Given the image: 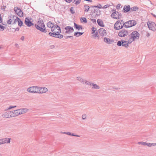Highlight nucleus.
<instances>
[{
    "label": "nucleus",
    "mask_w": 156,
    "mask_h": 156,
    "mask_svg": "<svg viewBox=\"0 0 156 156\" xmlns=\"http://www.w3.org/2000/svg\"><path fill=\"white\" fill-rule=\"evenodd\" d=\"M37 24L35 25L36 29L41 32L44 33H46L47 30L46 29V27L43 20L41 19L38 20Z\"/></svg>",
    "instance_id": "nucleus-1"
},
{
    "label": "nucleus",
    "mask_w": 156,
    "mask_h": 156,
    "mask_svg": "<svg viewBox=\"0 0 156 156\" xmlns=\"http://www.w3.org/2000/svg\"><path fill=\"white\" fill-rule=\"evenodd\" d=\"M140 34L136 31H133L128 36V37L126 38V40H128L129 44H131L133 41L136 39H138L139 38Z\"/></svg>",
    "instance_id": "nucleus-2"
},
{
    "label": "nucleus",
    "mask_w": 156,
    "mask_h": 156,
    "mask_svg": "<svg viewBox=\"0 0 156 156\" xmlns=\"http://www.w3.org/2000/svg\"><path fill=\"white\" fill-rule=\"evenodd\" d=\"M56 26L57 27L58 31H55V30H54V31L52 32H49L48 33V35L50 36L56 38L57 35H59V34L61 33V30L60 27L58 26Z\"/></svg>",
    "instance_id": "nucleus-3"
},
{
    "label": "nucleus",
    "mask_w": 156,
    "mask_h": 156,
    "mask_svg": "<svg viewBox=\"0 0 156 156\" xmlns=\"http://www.w3.org/2000/svg\"><path fill=\"white\" fill-rule=\"evenodd\" d=\"M39 87L37 86H33L28 88L27 89V91L31 93H38L39 92Z\"/></svg>",
    "instance_id": "nucleus-4"
},
{
    "label": "nucleus",
    "mask_w": 156,
    "mask_h": 156,
    "mask_svg": "<svg viewBox=\"0 0 156 156\" xmlns=\"http://www.w3.org/2000/svg\"><path fill=\"white\" fill-rule=\"evenodd\" d=\"M113 11H114L112 12L111 15V17L116 19H119V16H121V14L118 12H116L115 9H113Z\"/></svg>",
    "instance_id": "nucleus-5"
},
{
    "label": "nucleus",
    "mask_w": 156,
    "mask_h": 156,
    "mask_svg": "<svg viewBox=\"0 0 156 156\" xmlns=\"http://www.w3.org/2000/svg\"><path fill=\"white\" fill-rule=\"evenodd\" d=\"M114 27L116 30L121 29L123 28L122 23H121L120 20H118L115 24Z\"/></svg>",
    "instance_id": "nucleus-6"
},
{
    "label": "nucleus",
    "mask_w": 156,
    "mask_h": 156,
    "mask_svg": "<svg viewBox=\"0 0 156 156\" xmlns=\"http://www.w3.org/2000/svg\"><path fill=\"white\" fill-rule=\"evenodd\" d=\"M47 26L49 28L51 29V31L53 32L57 28L56 26H58L57 24L54 25L51 21H49L47 23Z\"/></svg>",
    "instance_id": "nucleus-7"
},
{
    "label": "nucleus",
    "mask_w": 156,
    "mask_h": 156,
    "mask_svg": "<svg viewBox=\"0 0 156 156\" xmlns=\"http://www.w3.org/2000/svg\"><path fill=\"white\" fill-rule=\"evenodd\" d=\"M14 9L15 12L19 17H22L23 16V13L19 7H15Z\"/></svg>",
    "instance_id": "nucleus-8"
},
{
    "label": "nucleus",
    "mask_w": 156,
    "mask_h": 156,
    "mask_svg": "<svg viewBox=\"0 0 156 156\" xmlns=\"http://www.w3.org/2000/svg\"><path fill=\"white\" fill-rule=\"evenodd\" d=\"M128 31L125 29H122L119 33V36L121 37H124L128 35Z\"/></svg>",
    "instance_id": "nucleus-9"
},
{
    "label": "nucleus",
    "mask_w": 156,
    "mask_h": 156,
    "mask_svg": "<svg viewBox=\"0 0 156 156\" xmlns=\"http://www.w3.org/2000/svg\"><path fill=\"white\" fill-rule=\"evenodd\" d=\"M147 25L148 28L150 30L155 31L156 30V25L154 22L148 23H147Z\"/></svg>",
    "instance_id": "nucleus-10"
},
{
    "label": "nucleus",
    "mask_w": 156,
    "mask_h": 156,
    "mask_svg": "<svg viewBox=\"0 0 156 156\" xmlns=\"http://www.w3.org/2000/svg\"><path fill=\"white\" fill-rule=\"evenodd\" d=\"M64 29L66 30L65 32V34H69L73 33L74 31L73 28L69 26L65 27L64 28Z\"/></svg>",
    "instance_id": "nucleus-11"
},
{
    "label": "nucleus",
    "mask_w": 156,
    "mask_h": 156,
    "mask_svg": "<svg viewBox=\"0 0 156 156\" xmlns=\"http://www.w3.org/2000/svg\"><path fill=\"white\" fill-rule=\"evenodd\" d=\"M2 116L4 118H9L12 117V112L11 111H7L3 114Z\"/></svg>",
    "instance_id": "nucleus-12"
},
{
    "label": "nucleus",
    "mask_w": 156,
    "mask_h": 156,
    "mask_svg": "<svg viewBox=\"0 0 156 156\" xmlns=\"http://www.w3.org/2000/svg\"><path fill=\"white\" fill-rule=\"evenodd\" d=\"M24 23L28 27H30L34 25V23L31 22L28 17L25 18Z\"/></svg>",
    "instance_id": "nucleus-13"
},
{
    "label": "nucleus",
    "mask_w": 156,
    "mask_h": 156,
    "mask_svg": "<svg viewBox=\"0 0 156 156\" xmlns=\"http://www.w3.org/2000/svg\"><path fill=\"white\" fill-rule=\"evenodd\" d=\"M125 24H129V26H127V27H130L135 26L136 24V22L134 20H130L126 22Z\"/></svg>",
    "instance_id": "nucleus-14"
},
{
    "label": "nucleus",
    "mask_w": 156,
    "mask_h": 156,
    "mask_svg": "<svg viewBox=\"0 0 156 156\" xmlns=\"http://www.w3.org/2000/svg\"><path fill=\"white\" fill-rule=\"evenodd\" d=\"M99 34L102 36H106L107 34L106 31L103 28H100L98 30Z\"/></svg>",
    "instance_id": "nucleus-15"
},
{
    "label": "nucleus",
    "mask_w": 156,
    "mask_h": 156,
    "mask_svg": "<svg viewBox=\"0 0 156 156\" xmlns=\"http://www.w3.org/2000/svg\"><path fill=\"white\" fill-rule=\"evenodd\" d=\"M11 138H3L1 139V144L5 143H10Z\"/></svg>",
    "instance_id": "nucleus-16"
},
{
    "label": "nucleus",
    "mask_w": 156,
    "mask_h": 156,
    "mask_svg": "<svg viewBox=\"0 0 156 156\" xmlns=\"http://www.w3.org/2000/svg\"><path fill=\"white\" fill-rule=\"evenodd\" d=\"M87 85H90V86H92V88L93 89H98L100 88V87L99 86L96 84H94L93 83H90L89 82H87Z\"/></svg>",
    "instance_id": "nucleus-17"
},
{
    "label": "nucleus",
    "mask_w": 156,
    "mask_h": 156,
    "mask_svg": "<svg viewBox=\"0 0 156 156\" xmlns=\"http://www.w3.org/2000/svg\"><path fill=\"white\" fill-rule=\"evenodd\" d=\"M12 112V117L20 115V112H19V109H17L11 111Z\"/></svg>",
    "instance_id": "nucleus-18"
},
{
    "label": "nucleus",
    "mask_w": 156,
    "mask_h": 156,
    "mask_svg": "<svg viewBox=\"0 0 156 156\" xmlns=\"http://www.w3.org/2000/svg\"><path fill=\"white\" fill-rule=\"evenodd\" d=\"M39 92L38 93L43 94L46 92L48 91V89L45 87H39Z\"/></svg>",
    "instance_id": "nucleus-19"
},
{
    "label": "nucleus",
    "mask_w": 156,
    "mask_h": 156,
    "mask_svg": "<svg viewBox=\"0 0 156 156\" xmlns=\"http://www.w3.org/2000/svg\"><path fill=\"white\" fill-rule=\"evenodd\" d=\"M76 79L77 80L80 81L83 84L85 83L87 85V82H89V81H87L85 80H84L80 77H76Z\"/></svg>",
    "instance_id": "nucleus-20"
},
{
    "label": "nucleus",
    "mask_w": 156,
    "mask_h": 156,
    "mask_svg": "<svg viewBox=\"0 0 156 156\" xmlns=\"http://www.w3.org/2000/svg\"><path fill=\"white\" fill-rule=\"evenodd\" d=\"M129 11L130 12V5H128L127 6H126V5H125L124 6L123 12H124L125 13L128 12Z\"/></svg>",
    "instance_id": "nucleus-21"
},
{
    "label": "nucleus",
    "mask_w": 156,
    "mask_h": 156,
    "mask_svg": "<svg viewBox=\"0 0 156 156\" xmlns=\"http://www.w3.org/2000/svg\"><path fill=\"white\" fill-rule=\"evenodd\" d=\"M104 41L105 42L108 44H112L114 42V40L112 39H110L109 38L105 37L104 38Z\"/></svg>",
    "instance_id": "nucleus-22"
},
{
    "label": "nucleus",
    "mask_w": 156,
    "mask_h": 156,
    "mask_svg": "<svg viewBox=\"0 0 156 156\" xmlns=\"http://www.w3.org/2000/svg\"><path fill=\"white\" fill-rule=\"evenodd\" d=\"M74 28L76 30H82L83 29V27L82 26L78 25L75 23H74Z\"/></svg>",
    "instance_id": "nucleus-23"
},
{
    "label": "nucleus",
    "mask_w": 156,
    "mask_h": 156,
    "mask_svg": "<svg viewBox=\"0 0 156 156\" xmlns=\"http://www.w3.org/2000/svg\"><path fill=\"white\" fill-rule=\"evenodd\" d=\"M19 112H20V115L23 114L27 112L28 111V109L26 108H23L22 109H19Z\"/></svg>",
    "instance_id": "nucleus-24"
},
{
    "label": "nucleus",
    "mask_w": 156,
    "mask_h": 156,
    "mask_svg": "<svg viewBox=\"0 0 156 156\" xmlns=\"http://www.w3.org/2000/svg\"><path fill=\"white\" fill-rule=\"evenodd\" d=\"M122 46H124L126 48H127L128 46V44L129 43L128 42V41H125L124 40H122Z\"/></svg>",
    "instance_id": "nucleus-25"
},
{
    "label": "nucleus",
    "mask_w": 156,
    "mask_h": 156,
    "mask_svg": "<svg viewBox=\"0 0 156 156\" xmlns=\"http://www.w3.org/2000/svg\"><path fill=\"white\" fill-rule=\"evenodd\" d=\"M98 25L101 27H104L105 25L103 23L102 20L100 19H98L97 21Z\"/></svg>",
    "instance_id": "nucleus-26"
},
{
    "label": "nucleus",
    "mask_w": 156,
    "mask_h": 156,
    "mask_svg": "<svg viewBox=\"0 0 156 156\" xmlns=\"http://www.w3.org/2000/svg\"><path fill=\"white\" fill-rule=\"evenodd\" d=\"M139 7L136 6H134L130 8V12L136 11L139 9Z\"/></svg>",
    "instance_id": "nucleus-27"
},
{
    "label": "nucleus",
    "mask_w": 156,
    "mask_h": 156,
    "mask_svg": "<svg viewBox=\"0 0 156 156\" xmlns=\"http://www.w3.org/2000/svg\"><path fill=\"white\" fill-rule=\"evenodd\" d=\"M83 34V32H76L74 33V36L76 37H78Z\"/></svg>",
    "instance_id": "nucleus-28"
},
{
    "label": "nucleus",
    "mask_w": 156,
    "mask_h": 156,
    "mask_svg": "<svg viewBox=\"0 0 156 156\" xmlns=\"http://www.w3.org/2000/svg\"><path fill=\"white\" fill-rule=\"evenodd\" d=\"M17 19H18L17 20L18 25L20 27L22 26L23 23L22 21H21L20 19L18 17H17Z\"/></svg>",
    "instance_id": "nucleus-29"
},
{
    "label": "nucleus",
    "mask_w": 156,
    "mask_h": 156,
    "mask_svg": "<svg viewBox=\"0 0 156 156\" xmlns=\"http://www.w3.org/2000/svg\"><path fill=\"white\" fill-rule=\"evenodd\" d=\"M84 12H87L90 9V6L87 5H84Z\"/></svg>",
    "instance_id": "nucleus-30"
},
{
    "label": "nucleus",
    "mask_w": 156,
    "mask_h": 156,
    "mask_svg": "<svg viewBox=\"0 0 156 156\" xmlns=\"http://www.w3.org/2000/svg\"><path fill=\"white\" fill-rule=\"evenodd\" d=\"M95 13L96 14V16H100L101 14V11L99 9H96V12Z\"/></svg>",
    "instance_id": "nucleus-31"
},
{
    "label": "nucleus",
    "mask_w": 156,
    "mask_h": 156,
    "mask_svg": "<svg viewBox=\"0 0 156 156\" xmlns=\"http://www.w3.org/2000/svg\"><path fill=\"white\" fill-rule=\"evenodd\" d=\"M80 20L82 22H83L84 23H87V19L84 17H82L80 18Z\"/></svg>",
    "instance_id": "nucleus-32"
},
{
    "label": "nucleus",
    "mask_w": 156,
    "mask_h": 156,
    "mask_svg": "<svg viewBox=\"0 0 156 156\" xmlns=\"http://www.w3.org/2000/svg\"><path fill=\"white\" fill-rule=\"evenodd\" d=\"M73 2H75V4L76 5H78L81 2V0H73Z\"/></svg>",
    "instance_id": "nucleus-33"
},
{
    "label": "nucleus",
    "mask_w": 156,
    "mask_h": 156,
    "mask_svg": "<svg viewBox=\"0 0 156 156\" xmlns=\"http://www.w3.org/2000/svg\"><path fill=\"white\" fill-rule=\"evenodd\" d=\"M9 20H8L7 21V23L9 24H11L12 23L13 21L11 20V19L9 18Z\"/></svg>",
    "instance_id": "nucleus-34"
},
{
    "label": "nucleus",
    "mask_w": 156,
    "mask_h": 156,
    "mask_svg": "<svg viewBox=\"0 0 156 156\" xmlns=\"http://www.w3.org/2000/svg\"><path fill=\"white\" fill-rule=\"evenodd\" d=\"M16 16L14 15H11L10 16V18L11 19V20L13 21L16 18Z\"/></svg>",
    "instance_id": "nucleus-35"
},
{
    "label": "nucleus",
    "mask_w": 156,
    "mask_h": 156,
    "mask_svg": "<svg viewBox=\"0 0 156 156\" xmlns=\"http://www.w3.org/2000/svg\"><path fill=\"white\" fill-rule=\"evenodd\" d=\"M70 11L71 13L72 14H73L75 13V11H74V8L73 7H71L70 8Z\"/></svg>",
    "instance_id": "nucleus-36"
},
{
    "label": "nucleus",
    "mask_w": 156,
    "mask_h": 156,
    "mask_svg": "<svg viewBox=\"0 0 156 156\" xmlns=\"http://www.w3.org/2000/svg\"><path fill=\"white\" fill-rule=\"evenodd\" d=\"M138 144H141L142 145L145 146L146 145V142H140L138 143Z\"/></svg>",
    "instance_id": "nucleus-37"
},
{
    "label": "nucleus",
    "mask_w": 156,
    "mask_h": 156,
    "mask_svg": "<svg viewBox=\"0 0 156 156\" xmlns=\"http://www.w3.org/2000/svg\"><path fill=\"white\" fill-rule=\"evenodd\" d=\"M122 41H118L117 42V45L119 46H121L122 45Z\"/></svg>",
    "instance_id": "nucleus-38"
},
{
    "label": "nucleus",
    "mask_w": 156,
    "mask_h": 156,
    "mask_svg": "<svg viewBox=\"0 0 156 156\" xmlns=\"http://www.w3.org/2000/svg\"><path fill=\"white\" fill-rule=\"evenodd\" d=\"M90 10L91 11V15H92L96 12V9H91Z\"/></svg>",
    "instance_id": "nucleus-39"
},
{
    "label": "nucleus",
    "mask_w": 156,
    "mask_h": 156,
    "mask_svg": "<svg viewBox=\"0 0 156 156\" xmlns=\"http://www.w3.org/2000/svg\"><path fill=\"white\" fill-rule=\"evenodd\" d=\"M57 37H56V38H58L61 39V38H62L63 37V35L61 34H59V35H57Z\"/></svg>",
    "instance_id": "nucleus-40"
},
{
    "label": "nucleus",
    "mask_w": 156,
    "mask_h": 156,
    "mask_svg": "<svg viewBox=\"0 0 156 156\" xmlns=\"http://www.w3.org/2000/svg\"><path fill=\"white\" fill-rule=\"evenodd\" d=\"M92 34H94L95 33V31H96V29L94 27H92Z\"/></svg>",
    "instance_id": "nucleus-41"
},
{
    "label": "nucleus",
    "mask_w": 156,
    "mask_h": 156,
    "mask_svg": "<svg viewBox=\"0 0 156 156\" xmlns=\"http://www.w3.org/2000/svg\"><path fill=\"white\" fill-rule=\"evenodd\" d=\"M16 106H9V107L7 109H6V110H9V109H10L13 108H15L16 107Z\"/></svg>",
    "instance_id": "nucleus-42"
},
{
    "label": "nucleus",
    "mask_w": 156,
    "mask_h": 156,
    "mask_svg": "<svg viewBox=\"0 0 156 156\" xmlns=\"http://www.w3.org/2000/svg\"><path fill=\"white\" fill-rule=\"evenodd\" d=\"M126 22L123 23V27H124L125 28H128L129 27H127V26H129V24H126Z\"/></svg>",
    "instance_id": "nucleus-43"
},
{
    "label": "nucleus",
    "mask_w": 156,
    "mask_h": 156,
    "mask_svg": "<svg viewBox=\"0 0 156 156\" xmlns=\"http://www.w3.org/2000/svg\"><path fill=\"white\" fill-rule=\"evenodd\" d=\"M17 17H16V18L13 21L12 24H15L16 23L17 21V20H18V19H17Z\"/></svg>",
    "instance_id": "nucleus-44"
},
{
    "label": "nucleus",
    "mask_w": 156,
    "mask_h": 156,
    "mask_svg": "<svg viewBox=\"0 0 156 156\" xmlns=\"http://www.w3.org/2000/svg\"><path fill=\"white\" fill-rule=\"evenodd\" d=\"M94 7H95V8H98L99 9H101L102 8L100 4H98V5L97 6L95 5Z\"/></svg>",
    "instance_id": "nucleus-45"
},
{
    "label": "nucleus",
    "mask_w": 156,
    "mask_h": 156,
    "mask_svg": "<svg viewBox=\"0 0 156 156\" xmlns=\"http://www.w3.org/2000/svg\"><path fill=\"white\" fill-rule=\"evenodd\" d=\"M63 133L64 134H67L69 135H70V136H71V134L72 133H71L70 132H65Z\"/></svg>",
    "instance_id": "nucleus-46"
},
{
    "label": "nucleus",
    "mask_w": 156,
    "mask_h": 156,
    "mask_svg": "<svg viewBox=\"0 0 156 156\" xmlns=\"http://www.w3.org/2000/svg\"><path fill=\"white\" fill-rule=\"evenodd\" d=\"M110 6V5L108 4L106 5H104L102 8L103 9H106L108 8V7H109Z\"/></svg>",
    "instance_id": "nucleus-47"
},
{
    "label": "nucleus",
    "mask_w": 156,
    "mask_h": 156,
    "mask_svg": "<svg viewBox=\"0 0 156 156\" xmlns=\"http://www.w3.org/2000/svg\"><path fill=\"white\" fill-rule=\"evenodd\" d=\"M82 117L83 119H85L86 118V114H83L82 115Z\"/></svg>",
    "instance_id": "nucleus-48"
},
{
    "label": "nucleus",
    "mask_w": 156,
    "mask_h": 156,
    "mask_svg": "<svg viewBox=\"0 0 156 156\" xmlns=\"http://www.w3.org/2000/svg\"><path fill=\"white\" fill-rule=\"evenodd\" d=\"M71 136H76V137H80V136L79 135H75L73 133H71Z\"/></svg>",
    "instance_id": "nucleus-49"
},
{
    "label": "nucleus",
    "mask_w": 156,
    "mask_h": 156,
    "mask_svg": "<svg viewBox=\"0 0 156 156\" xmlns=\"http://www.w3.org/2000/svg\"><path fill=\"white\" fill-rule=\"evenodd\" d=\"M91 20L93 23H96V20L95 19H90Z\"/></svg>",
    "instance_id": "nucleus-50"
},
{
    "label": "nucleus",
    "mask_w": 156,
    "mask_h": 156,
    "mask_svg": "<svg viewBox=\"0 0 156 156\" xmlns=\"http://www.w3.org/2000/svg\"><path fill=\"white\" fill-rule=\"evenodd\" d=\"M121 5V4H118L116 6V8L117 9H119Z\"/></svg>",
    "instance_id": "nucleus-51"
},
{
    "label": "nucleus",
    "mask_w": 156,
    "mask_h": 156,
    "mask_svg": "<svg viewBox=\"0 0 156 156\" xmlns=\"http://www.w3.org/2000/svg\"><path fill=\"white\" fill-rule=\"evenodd\" d=\"M146 145H147L149 147H151V143H146Z\"/></svg>",
    "instance_id": "nucleus-52"
},
{
    "label": "nucleus",
    "mask_w": 156,
    "mask_h": 156,
    "mask_svg": "<svg viewBox=\"0 0 156 156\" xmlns=\"http://www.w3.org/2000/svg\"><path fill=\"white\" fill-rule=\"evenodd\" d=\"M98 32H96L95 33V34H94L93 35V36L94 37H96L97 36H98Z\"/></svg>",
    "instance_id": "nucleus-53"
},
{
    "label": "nucleus",
    "mask_w": 156,
    "mask_h": 156,
    "mask_svg": "<svg viewBox=\"0 0 156 156\" xmlns=\"http://www.w3.org/2000/svg\"><path fill=\"white\" fill-rule=\"evenodd\" d=\"M5 28V27L1 25V30H3Z\"/></svg>",
    "instance_id": "nucleus-54"
},
{
    "label": "nucleus",
    "mask_w": 156,
    "mask_h": 156,
    "mask_svg": "<svg viewBox=\"0 0 156 156\" xmlns=\"http://www.w3.org/2000/svg\"><path fill=\"white\" fill-rule=\"evenodd\" d=\"M65 1L66 2L69 3L72 1V0H65Z\"/></svg>",
    "instance_id": "nucleus-55"
},
{
    "label": "nucleus",
    "mask_w": 156,
    "mask_h": 156,
    "mask_svg": "<svg viewBox=\"0 0 156 156\" xmlns=\"http://www.w3.org/2000/svg\"><path fill=\"white\" fill-rule=\"evenodd\" d=\"M69 38H71L72 39L73 38V37L72 36H67L66 37V39H67Z\"/></svg>",
    "instance_id": "nucleus-56"
},
{
    "label": "nucleus",
    "mask_w": 156,
    "mask_h": 156,
    "mask_svg": "<svg viewBox=\"0 0 156 156\" xmlns=\"http://www.w3.org/2000/svg\"><path fill=\"white\" fill-rule=\"evenodd\" d=\"M50 47L52 49V48H54L55 47V46L54 45H51L50 46Z\"/></svg>",
    "instance_id": "nucleus-57"
},
{
    "label": "nucleus",
    "mask_w": 156,
    "mask_h": 156,
    "mask_svg": "<svg viewBox=\"0 0 156 156\" xmlns=\"http://www.w3.org/2000/svg\"><path fill=\"white\" fill-rule=\"evenodd\" d=\"M151 14L153 16H154V17H155V18H156V15H154V14H153V13H151Z\"/></svg>",
    "instance_id": "nucleus-58"
},
{
    "label": "nucleus",
    "mask_w": 156,
    "mask_h": 156,
    "mask_svg": "<svg viewBox=\"0 0 156 156\" xmlns=\"http://www.w3.org/2000/svg\"><path fill=\"white\" fill-rule=\"evenodd\" d=\"M151 146L156 145V143H151Z\"/></svg>",
    "instance_id": "nucleus-59"
},
{
    "label": "nucleus",
    "mask_w": 156,
    "mask_h": 156,
    "mask_svg": "<svg viewBox=\"0 0 156 156\" xmlns=\"http://www.w3.org/2000/svg\"><path fill=\"white\" fill-rule=\"evenodd\" d=\"M150 34L149 33L147 32L146 36L147 37H149L150 36Z\"/></svg>",
    "instance_id": "nucleus-60"
},
{
    "label": "nucleus",
    "mask_w": 156,
    "mask_h": 156,
    "mask_svg": "<svg viewBox=\"0 0 156 156\" xmlns=\"http://www.w3.org/2000/svg\"><path fill=\"white\" fill-rule=\"evenodd\" d=\"M15 46L16 47H17V48H19V45H18V44H15Z\"/></svg>",
    "instance_id": "nucleus-61"
},
{
    "label": "nucleus",
    "mask_w": 156,
    "mask_h": 156,
    "mask_svg": "<svg viewBox=\"0 0 156 156\" xmlns=\"http://www.w3.org/2000/svg\"><path fill=\"white\" fill-rule=\"evenodd\" d=\"M24 37L23 36H22L21 38V39L23 41L24 40Z\"/></svg>",
    "instance_id": "nucleus-62"
},
{
    "label": "nucleus",
    "mask_w": 156,
    "mask_h": 156,
    "mask_svg": "<svg viewBox=\"0 0 156 156\" xmlns=\"http://www.w3.org/2000/svg\"><path fill=\"white\" fill-rule=\"evenodd\" d=\"M19 30V28H16V29L15 30V31H16V30L18 31Z\"/></svg>",
    "instance_id": "nucleus-63"
},
{
    "label": "nucleus",
    "mask_w": 156,
    "mask_h": 156,
    "mask_svg": "<svg viewBox=\"0 0 156 156\" xmlns=\"http://www.w3.org/2000/svg\"><path fill=\"white\" fill-rule=\"evenodd\" d=\"M120 20V22H121V23H122V24H123V23H124V22L122 20Z\"/></svg>",
    "instance_id": "nucleus-64"
}]
</instances>
